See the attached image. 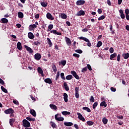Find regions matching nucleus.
<instances>
[{
	"mask_svg": "<svg viewBox=\"0 0 129 129\" xmlns=\"http://www.w3.org/2000/svg\"><path fill=\"white\" fill-rule=\"evenodd\" d=\"M78 39H79V40H83V41H85V42H88L87 46L91 47V46H92L91 43L90 42V41L89 40V39H88L87 38L84 37L83 36H81V37H79Z\"/></svg>",
	"mask_w": 129,
	"mask_h": 129,
	"instance_id": "f257e3e1",
	"label": "nucleus"
},
{
	"mask_svg": "<svg viewBox=\"0 0 129 129\" xmlns=\"http://www.w3.org/2000/svg\"><path fill=\"white\" fill-rule=\"evenodd\" d=\"M37 72L39 74H41V76L42 77H44V73H43V70L42 69V68H41V67H38L37 68Z\"/></svg>",
	"mask_w": 129,
	"mask_h": 129,
	"instance_id": "ddd939ff",
	"label": "nucleus"
},
{
	"mask_svg": "<svg viewBox=\"0 0 129 129\" xmlns=\"http://www.w3.org/2000/svg\"><path fill=\"white\" fill-rule=\"evenodd\" d=\"M109 52L111 54H112L114 52V49L112 47H110L109 49Z\"/></svg>",
	"mask_w": 129,
	"mask_h": 129,
	"instance_id": "052dcab7",
	"label": "nucleus"
},
{
	"mask_svg": "<svg viewBox=\"0 0 129 129\" xmlns=\"http://www.w3.org/2000/svg\"><path fill=\"white\" fill-rule=\"evenodd\" d=\"M1 21L2 24H8L9 23V20L7 18H2Z\"/></svg>",
	"mask_w": 129,
	"mask_h": 129,
	"instance_id": "a878e982",
	"label": "nucleus"
},
{
	"mask_svg": "<svg viewBox=\"0 0 129 129\" xmlns=\"http://www.w3.org/2000/svg\"><path fill=\"white\" fill-rule=\"evenodd\" d=\"M46 18L48 20H50V21L54 20V17H53V16H52V14H51V13H47Z\"/></svg>",
	"mask_w": 129,
	"mask_h": 129,
	"instance_id": "9b49d317",
	"label": "nucleus"
},
{
	"mask_svg": "<svg viewBox=\"0 0 129 129\" xmlns=\"http://www.w3.org/2000/svg\"><path fill=\"white\" fill-rule=\"evenodd\" d=\"M26 119H27V120H29V121H35L36 120V119L35 118H31L30 117H27Z\"/></svg>",
	"mask_w": 129,
	"mask_h": 129,
	"instance_id": "ea45409f",
	"label": "nucleus"
},
{
	"mask_svg": "<svg viewBox=\"0 0 129 129\" xmlns=\"http://www.w3.org/2000/svg\"><path fill=\"white\" fill-rule=\"evenodd\" d=\"M117 60L118 61V62H119V61H120V54H118L117 56Z\"/></svg>",
	"mask_w": 129,
	"mask_h": 129,
	"instance_id": "0e129e2a",
	"label": "nucleus"
},
{
	"mask_svg": "<svg viewBox=\"0 0 129 129\" xmlns=\"http://www.w3.org/2000/svg\"><path fill=\"white\" fill-rule=\"evenodd\" d=\"M36 28H37V25H36V24H33L32 25H29V31H33V30H35Z\"/></svg>",
	"mask_w": 129,
	"mask_h": 129,
	"instance_id": "dca6fc26",
	"label": "nucleus"
},
{
	"mask_svg": "<svg viewBox=\"0 0 129 129\" xmlns=\"http://www.w3.org/2000/svg\"><path fill=\"white\" fill-rule=\"evenodd\" d=\"M98 105V102H95V103H94L93 105V108L94 109H95V108H96V107Z\"/></svg>",
	"mask_w": 129,
	"mask_h": 129,
	"instance_id": "09e8293b",
	"label": "nucleus"
},
{
	"mask_svg": "<svg viewBox=\"0 0 129 129\" xmlns=\"http://www.w3.org/2000/svg\"><path fill=\"white\" fill-rule=\"evenodd\" d=\"M24 47H25V49L27 50V51H28V52H29V53H34V50H33L31 48V47H30L27 45H24Z\"/></svg>",
	"mask_w": 129,
	"mask_h": 129,
	"instance_id": "f3484780",
	"label": "nucleus"
},
{
	"mask_svg": "<svg viewBox=\"0 0 129 129\" xmlns=\"http://www.w3.org/2000/svg\"><path fill=\"white\" fill-rule=\"evenodd\" d=\"M87 124H88V125H89V126L93 125V124H94V122L89 120L87 121Z\"/></svg>",
	"mask_w": 129,
	"mask_h": 129,
	"instance_id": "79ce46f5",
	"label": "nucleus"
},
{
	"mask_svg": "<svg viewBox=\"0 0 129 129\" xmlns=\"http://www.w3.org/2000/svg\"><path fill=\"white\" fill-rule=\"evenodd\" d=\"M41 6H42V7H43V8H46L47 6H48V3H45V2H42L40 3Z\"/></svg>",
	"mask_w": 129,
	"mask_h": 129,
	"instance_id": "c9c22d12",
	"label": "nucleus"
},
{
	"mask_svg": "<svg viewBox=\"0 0 129 129\" xmlns=\"http://www.w3.org/2000/svg\"><path fill=\"white\" fill-rule=\"evenodd\" d=\"M77 115H78V118L80 120H82V121H83L84 122L85 121V118L83 116H82V114L81 113L78 112L77 113Z\"/></svg>",
	"mask_w": 129,
	"mask_h": 129,
	"instance_id": "0eeeda50",
	"label": "nucleus"
},
{
	"mask_svg": "<svg viewBox=\"0 0 129 129\" xmlns=\"http://www.w3.org/2000/svg\"><path fill=\"white\" fill-rule=\"evenodd\" d=\"M66 63H67L66 60H61L60 62H59V65L60 64L62 65V66H65L66 65Z\"/></svg>",
	"mask_w": 129,
	"mask_h": 129,
	"instance_id": "a19ab883",
	"label": "nucleus"
},
{
	"mask_svg": "<svg viewBox=\"0 0 129 129\" xmlns=\"http://www.w3.org/2000/svg\"><path fill=\"white\" fill-rule=\"evenodd\" d=\"M59 16L61 19H62L63 20H66V19H67V15L64 13L60 14Z\"/></svg>",
	"mask_w": 129,
	"mask_h": 129,
	"instance_id": "bb28decb",
	"label": "nucleus"
},
{
	"mask_svg": "<svg viewBox=\"0 0 129 129\" xmlns=\"http://www.w3.org/2000/svg\"><path fill=\"white\" fill-rule=\"evenodd\" d=\"M87 68L90 71H91L92 70V68H91V66L89 64H87Z\"/></svg>",
	"mask_w": 129,
	"mask_h": 129,
	"instance_id": "13d9d810",
	"label": "nucleus"
},
{
	"mask_svg": "<svg viewBox=\"0 0 129 129\" xmlns=\"http://www.w3.org/2000/svg\"><path fill=\"white\" fill-rule=\"evenodd\" d=\"M117 56V54L116 53L114 52L113 54H112L110 55V60H114L113 58H115Z\"/></svg>",
	"mask_w": 129,
	"mask_h": 129,
	"instance_id": "393cba45",
	"label": "nucleus"
},
{
	"mask_svg": "<svg viewBox=\"0 0 129 129\" xmlns=\"http://www.w3.org/2000/svg\"><path fill=\"white\" fill-rule=\"evenodd\" d=\"M101 46H102V42L101 41H98V43H97L96 47L99 48L100 47H101Z\"/></svg>",
	"mask_w": 129,
	"mask_h": 129,
	"instance_id": "37998d69",
	"label": "nucleus"
},
{
	"mask_svg": "<svg viewBox=\"0 0 129 129\" xmlns=\"http://www.w3.org/2000/svg\"><path fill=\"white\" fill-rule=\"evenodd\" d=\"M102 121L104 124H107L108 122V119H106V117H103L102 118Z\"/></svg>",
	"mask_w": 129,
	"mask_h": 129,
	"instance_id": "7c9ffc66",
	"label": "nucleus"
},
{
	"mask_svg": "<svg viewBox=\"0 0 129 129\" xmlns=\"http://www.w3.org/2000/svg\"><path fill=\"white\" fill-rule=\"evenodd\" d=\"M75 97L76 98H79V87H76L75 88Z\"/></svg>",
	"mask_w": 129,
	"mask_h": 129,
	"instance_id": "39448f33",
	"label": "nucleus"
},
{
	"mask_svg": "<svg viewBox=\"0 0 129 129\" xmlns=\"http://www.w3.org/2000/svg\"><path fill=\"white\" fill-rule=\"evenodd\" d=\"M86 71H87V67L83 68V69L81 71V72H82L83 73H85Z\"/></svg>",
	"mask_w": 129,
	"mask_h": 129,
	"instance_id": "6e6d98bb",
	"label": "nucleus"
},
{
	"mask_svg": "<svg viewBox=\"0 0 129 129\" xmlns=\"http://www.w3.org/2000/svg\"><path fill=\"white\" fill-rule=\"evenodd\" d=\"M63 96L64 101L66 102H68V95L67 94V93H64Z\"/></svg>",
	"mask_w": 129,
	"mask_h": 129,
	"instance_id": "aec40b11",
	"label": "nucleus"
},
{
	"mask_svg": "<svg viewBox=\"0 0 129 129\" xmlns=\"http://www.w3.org/2000/svg\"><path fill=\"white\" fill-rule=\"evenodd\" d=\"M90 27H91V25H89L86 27L84 29L82 30V32L83 33H86V32H88V31L90 30Z\"/></svg>",
	"mask_w": 129,
	"mask_h": 129,
	"instance_id": "9d476101",
	"label": "nucleus"
},
{
	"mask_svg": "<svg viewBox=\"0 0 129 129\" xmlns=\"http://www.w3.org/2000/svg\"><path fill=\"white\" fill-rule=\"evenodd\" d=\"M47 44H48L49 45V47H52V42L51 41V39H50V38H47Z\"/></svg>",
	"mask_w": 129,
	"mask_h": 129,
	"instance_id": "f704fd0d",
	"label": "nucleus"
},
{
	"mask_svg": "<svg viewBox=\"0 0 129 129\" xmlns=\"http://www.w3.org/2000/svg\"><path fill=\"white\" fill-rule=\"evenodd\" d=\"M76 53H78L79 54H82L83 51L81 49H77L75 50Z\"/></svg>",
	"mask_w": 129,
	"mask_h": 129,
	"instance_id": "603ef678",
	"label": "nucleus"
},
{
	"mask_svg": "<svg viewBox=\"0 0 129 129\" xmlns=\"http://www.w3.org/2000/svg\"><path fill=\"white\" fill-rule=\"evenodd\" d=\"M51 126L53 128H56V124L54 123V122H51Z\"/></svg>",
	"mask_w": 129,
	"mask_h": 129,
	"instance_id": "4d7b16f0",
	"label": "nucleus"
},
{
	"mask_svg": "<svg viewBox=\"0 0 129 129\" xmlns=\"http://www.w3.org/2000/svg\"><path fill=\"white\" fill-rule=\"evenodd\" d=\"M61 113L62 114H63V115H70V114H71V113L70 112H68L66 111L61 112Z\"/></svg>",
	"mask_w": 129,
	"mask_h": 129,
	"instance_id": "473e14b6",
	"label": "nucleus"
},
{
	"mask_svg": "<svg viewBox=\"0 0 129 129\" xmlns=\"http://www.w3.org/2000/svg\"><path fill=\"white\" fill-rule=\"evenodd\" d=\"M59 116V114H57L55 115V119L56 120H57L58 121H63L64 120V117H60L58 118V116Z\"/></svg>",
	"mask_w": 129,
	"mask_h": 129,
	"instance_id": "1a4fd4ad",
	"label": "nucleus"
},
{
	"mask_svg": "<svg viewBox=\"0 0 129 129\" xmlns=\"http://www.w3.org/2000/svg\"><path fill=\"white\" fill-rule=\"evenodd\" d=\"M44 82H45V83H48V84H52V80L48 78L44 80Z\"/></svg>",
	"mask_w": 129,
	"mask_h": 129,
	"instance_id": "5701e85b",
	"label": "nucleus"
},
{
	"mask_svg": "<svg viewBox=\"0 0 129 129\" xmlns=\"http://www.w3.org/2000/svg\"><path fill=\"white\" fill-rule=\"evenodd\" d=\"M41 58H42V55H41V54L39 53H36L34 55V59H35V60H37V61L41 60Z\"/></svg>",
	"mask_w": 129,
	"mask_h": 129,
	"instance_id": "423d86ee",
	"label": "nucleus"
},
{
	"mask_svg": "<svg viewBox=\"0 0 129 129\" xmlns=\"http://www.w3.org/2000/svg\"><path fill=\"white\" fill-rule=\"evenodd\" d=\"M73 56H74V57H76L77 58H79V57H80V55L77 53H74Z\"/></svg>",
	"mask_w": 129,
	"mask_h": 129,
	"instance_id": "bf43d9fd",
	"label": "nucleus"
},
{
	"mask_svg": "<svg viewBox=\"0 0 129 129\" xmlns=\"http://www.w3.org/2000/svg\"><path fill=\"white\" fill-rule=\"evenodd\" d=\"M18 18H20V19H22V18H24V14L22 12H19L18 13Z\"/></svg>",
	"mask_w": 129,
	"mask_h": 129,
	"instance_id": "4c0bfd02",
	"label": "nucleus"
},
{
	"mask_svg": "<svg viewBox=\"0 0 129 129\" xmlns=\"http://www.w3.org/2000/svg\"><path fill=\"white\" fill-rule=\"evenodd\" d=\"M71 73L72 75H73L74 77H75V78H76V79H77L78 80H79V79H80L79 76H78V75H77V73H76V72H75L74 71H72L71 72Z\"/></svg>",
	"mask_w": 129,
	"mask_h": 129,
	"instance_id": "20e7f679",
	"label": "nucleus"
},
{
	"mask_svg": "<svg viewBox=\"0 0 129 129\" xmlns=\"http://www.w3.org/2000/svg\"><path fill=\"white\" fill-rule=\"evenodd\" d=\"M28 37L30 39V40H33L34 38H35V36H34V34L32 32H29L28 33Z\"/></svg>",
	"mask_w": 129,
	"mask_h": 129,
	"instance_id": "6ab92c4d",
	"label": "nucleus"
},
{
	"mask_svg": "<svg viewBox=\"0 0 129 129\" xmlns=\"http://www.w3.org/2000/svg\"><path fill=\"white\" fill-rule=\"evenodd\" d=\"M52 69L53 72H54L55 73H56V72H57V67H56L55 64H53L52 66Z\"/></svg>",
	"mask_w": 129,
	"mask_h": 129,
	"instance_id": "c03bdc74",
	"label": "nucleus"
},
{
	"mask_svg": "<svg viewBox=\"0 0 129 129\" xmlns=\"http://www.w3.org/2000/svg\"><path fill=\"white\" fill-rule=\"evenodd\" d=\"M122 57H123L124 59H128L129 58V53L128 52L126 53H124L122 54Z\"/></svg>",
	"mask_w": 129,
	"mask_h": 129,
	"instance_id": "72a5a7b5",
	"label": "nucleus"
},
{
	"mask_svg": "<svg viewBox=\"0 0 129 129\" xmlns=\"http://www.w3.org/2000/svg\"><path fill=\"white\" fill-rule=\"evenodd\" d=\"M100 106H104V107H106V106H107V104H106L105 101H103L100 103Z\"/></svg>",
	"mask_w": 129,
	"mask_h": 129,
	"instance_id": "c756f323",
	"label": "nucleus"
},
{
	"mask_svg": "<svg viewBox=\"0 0 129 129\" xmlns=\"http://www.w3.org/2000/svg\"><path fill=\"white\" fill-rule=\"evenodd\" d=\"M119 13L120 14V17L122 19H125V16L124 15V14H123V11L122 10L120 9L119 11Z\"/></svg>",
	"mask_w": 129,
	"mask_h": 129,
	"instance_id": "4be33fe9",
	"label": "nucleus"
},
{
	"mask_svg": "<svg viewBox=\"0 0 129 129\" xmlns=\"http://www.w3.org/2000/svg\"><path fill=\"white\" fill-rule=\"evenodd\" d=\"M63 87L66 91H69V86H68V84L66 83V82L63 83Z\"/></svg>",
	"mask_w": 129,
	"mask_h": 129,
	"instance_id": "b1692460",
	"label": "nucleus"
},
{
	"mask_svg": "<svg viewBox=\"0 0 129 129\" xmlns=\"http://www.w3.org/2000/svg\"><path fill=\"white\" fill-rule=\"evenodd\" d=\"M14 112L15 111L12 108H9L4 111V113H5V114H11V113H14Z\"/></svg>",
	"mask_w": 129,
	"mask_h": 129,
	"instance_id": "7ed1b4c3",
	"label": "nucleus"
},
{
	"mask_svg": "<svg viewBox=\"0 0 129 129\" xmlns=\"http://www.w3.org/2000/svg\"><path fill=\"white\" fill-rule=\"evenodd\" d=\"M125 14L126 15H128L129 14V10L128 9H126L125 10Z\"/></svg>",
	"mask_w": 129,
	"mask_h": 129,
	"instance_id": "774afa93",
	"label": "nucleus"
},
{
	"mask_svg": "<svg viewBox=\"0 0 129 129\" xmlns=\"http://www.w3.org/2000/svg\"><path fill=\"white\" fill-rule=\"evenodd\" d=\"M63 123L66 126H72L73 125V123L71 122H64Z\"/></svg>",
	"mask_w": 129,
	"mask_h": 129,
	"instance_id": "cd10ccee",
	"label": "nucleus"
},
{
	"mask_svg": "<svg viewBox=\"0 0 129 129\" xmlns=\"http://www.w3.org/2000/svg\"><path fill=\"white\" fill-rule=\"evenodd\" d=\"M54 26L53 25V24H50L48 27V31L49 32V31H51V30H52V29H53Z\"/></svg>",
	"mask_w": 129,
	"mask_h": 129,
	"instance_id": "8fccbe9b",
	"label": "nucleus"
},
{
	"mask_svg": "<svg viewBox=\"0 0 129 129\" xmlns=\"http://www.w3.org/2000/svg\"><path fill=\"white\" fill-rule=\"evenodd\" d=\"M90 102H94V101H95V99H94V97H93V96H91L90 97Z\"/></svg>",
	"mask_w": 129,
	"mask_h": 129,
	"instance_id": "864d4df0",
	"label": "nucleus"
},
{
	"mask_svg": "<svg viewBox=\"0 0 129 129\" xmlns=\"http://www.w3.org/2000/svg\"><path fill=\"white\" fill-rule=\"evenodd\" d=\"M59 76H60V71H58L57 72L56 77H55V80H57L59 78Z\"/></svg>",
	"mask_w": 129,
	"mask_h": 129,
	"instance_id": "5fc2aeb1",
	"label": "nucleus"
},
{
	"mask_svg": "<svg viewBox=\"0 0 129 129\" xmlns=\"http://www.w3.org/2000/svg\"><path fill=\"white\" fill-rule=\"evenodd\" d=\"M50 33H52V34H54V35H58V36H61L62 35V33L58 32L56 30L50 31Z\"/></svg>",
	"mask_w": 129,
	"mask_h": 129,
	"instance_id": "a211bd4d",
	"label": "nucleus"
},
{
	"mask_svg": "<svg viewBox=\"0 0 129 129\" xmlns=\"http://www.w3.org/2000/svg\"><path fill=\"white\" fill-rule=\"evenodd\" d=\"M1 90H2L3 92H5V93H8V90L5 88V87H4L3 86H1Z\"/></svg>",
	"mask_w": 129,
	"mask_h": 129,
	"instance_id": "a18cd8bd",
	"label": "nucleus"
},
{
	"mask_svg": "<svg viewBox=\"0 0 129 129\" xmlns=\"http://www.w3.org/2000/svg\"><path fill=\"white\" fill-rule=\"evenodd\" d=\"M60 77L61 78V79H62L63 80H66V78H65L64 75L63 73H61L60 74Z\"/></svg>",
	"mask_w": 129,
	"mask_h": 129,
	"instance_id": "3c124183",
	"label": "nucleus"
},
{
	"mask_svg": "<svg viewBox=\"0 0 129 129\" xmlns=\"http://www.w3.org/2000/svg\"><path fill=\"white\" fill-rule=\"evenodd\" d=\"M66 25H67V26H68L69 27H70V26H71V23L70 22H69V21H66Z\"/></svg>",
	"mask_w": 129,
	"mask_h": 129,
	"instance_id": "69168bd1",
	"label": "nucleus"
},
{
	"mask_svg": "<svg viewBox=\"0 0 129 129\" xmlns=\"http://www.w3.org/2000/svg\"><path fill=\"white\" fill-rule=\"evenodd\" d=\"M33 44L35 45V46H39V45H41V42H40V41H34L33 42Z\"/></svg>",
	"mask_w": 129,
	"mask_h": 129,
	"instance_id": "49530a36",
	"label": "nucleus"
},
{
	"mask_svg": "<svg viewBox=\"0 0 129 129\" xmlns=\"http://www.w3.org/2000/svg\"><path fill=\"white\" fill-rule=\"evenodd\" d=\"M13 103H14V104H16V105H19V102L15 100H13Z\"/></svg>",
	"mask_w": 129,
	"mask_h": 129,
	"instance_id": "338daca9",
	"label": "nucleus"
},
{
	"mask_svg": "<svg viewBox=\"0 0 129 129\" xmlns=\"http://www.w3.org/2000/svg\"><path fill=\"white\" fill-rule=\"evenodd\" d=\"M17 49H18L19 50V51H22V50H23V46L22 45V43H21V42L19 41L17 43Z\"/></svg>",
	"mask_w": 129,
	"mask_h": 129,
	"instance_id": "2eb2a0df",
	"label": "nucleus"
},
{
	"mask_svg": "<svg viewBox=\"0 0 129 129\" xmlns=\"http://www.w3.org/2000/svg\"><path fill=\"white\" fill-rule=\"evenodd\" d=\"M49 106L51 109H54V110H57V106L55 105L54 104H50Z\"/></svg>",
	"mask_w": 129,
	"mask_h": 129,
	"instance_id": "c85d7f7f",
	"label": "nucleus"
},
{
	"mask_svg": "<svg viewBox=\"0 0 129 129\" xmlns=\"http://www.w3.org/2000/svg\"><path fill=\"white\" fill-rule=\"evenodd\" d=\"M84 15H85V12L83 10H80L77 13L76 16L77 17H80L81 16H84Z\"/></svg>",
	"mask_w": 129,
	"mask_h": 129,
	"instance_id": "f8f14e48",
	"label": "nucleus"
},
{
	"mask_svg": "<svg viewBox=\"0 0 129 129\" xmlns=\"http://www.w3.org/2000/svg\"><path fill=\"white\" fill-rule=\"evenodd\" d=\"M30 114H32V115H33V116H34V117H36V111H35L34 109H30Z\"/></svg>",
	"mask_w": 129,
	"mask_h": 129,
	"instance_id": "412c9836",
	"label": "nucleus"
},
{
	"mask_svg": "<svg viewBox=\"0 0 129 129\" xmlns=\"http://www.w3.org/2000/svg\"><path fill=\"white\" fill-rule=\"evenodd\" d=\"M65 40L68 46H70L72 43L70 38H69V37H65Z\"/></svg>",
	"mask_w": 129,
	"mask_h": 129,
	"instance_id": "4468645a",
	"label": "nucleus"
},
{
	"mask_svg": "<svg viewBox=\"0 0 129 129\" xmlns=\"http://www.w3.org/2000/svg\"><path fill=\"white\" fill-rule=\"evenodd\" d=\"M110 90L112 91V92H115V91H116V89L112 87L110 88Z\"/></svg>",
	"mask_w": 129,
	"mask_h": 129,
	"instance_id": "680f3d73",
	"label": "nucleus"
},
{
	"mask_svg": "<svg viewBox=\"0 0 129 129\" xmlns=\"http://www.w3.org/2000/svg\"><path fill=\"white\" fill-rule=\"evenodd\" d=\"M77 6H83L85 4V1L84 0H79L76 3Z\"/></svg>",
	"mask_w": 129,
	"mask_h": 129,
	"instance_id": "6e6552de",
	"label": "nucleus"
},
{
	"mask_svg": "<svg viewBox=\"0 0 129 129\" xmlns=\"http://www.w3.org/2000/svg\"><path fill=\"white\" fill-rule=\"evenodd\" d=\"M22 125L24 127H30L31 126V123H30V122H29L27 119H24L23 120Z\"/></svg>",
	"mask_w": 129,
	"mask_h": 129,
	"instance_id": "f03ea898",
	"label": "nucleus"
},
{
	"mask_svg": "<svg viewBox=\"0 0 129 129\" xmlns=\"http://www.w3.org/2000/svg\"><path fill=\"white\" fill-rule=\"evenodd\" d=\"M14 122H15V119L14 118L10 119L9 123L10 125H11V126H13L14 125Z\"/></svg>",
	"mask_w": 129,
	"mask_h": 129,
	"instance_id": "2f4dec72",
	"label": "nucleus"
},
{
	"mask_svg": "<svg viewBox=\"0 0 129 129\" xmlns=\"http://www.w3.org/2000/svg\"><path fill=\"white\" fill-rule=\"evenodd\" d=\"M105 19V16L104 15H102L100 17L98 18V21H102V20H104Z\"/></svg>",
	"mask_w": 129,
	"mask_h": 129,
	"instance_id": "de8ad7c7",
	"label": "nucleus"
},
{
	"mask_svg": "<svg viewBox=\"0 0 129 129\" xmlns=\"http://www.w3.org/2000/svg\"><path fill=\"white\" fill-rule=\"evenodd\" d=\"M83 109L84 110H86L87 112H91V110H90V108H88V107H83Z\"/></svg>",
	"mask_w": 129,
	"mask_h": 129,
	"instance_id": "58836bf2",
	"label": "nucleus"
},
{
	"mask_svg": "<svg viewBox=\"0 0 129 129\" xmlns=\"http://www.w3.org/2000/svg\"><path fill=\"white\" fill-rule=\"evenodd\" d=\"M72 78H73V76H72V75H68L66 77V79H67V80H71Z\"/></svg>",
	"mask_w": 129,
	"mask_h": 129,
	"instance_id": "e433bc0d",
	"label": "nucleus"
},
{
	"mask_svg": "<svg viewBox=\"0 0 129 129\" xmlns=\"http://www.w3.org/2000/svg\"><path fill=\"white\" fill-rule=\"evenodd\" d=\"M0 84H2V85H5V81L3 80V79L0 78Z\"/></svg>",
	"mask_w": 129,
	"mask_h": 129,
	"instance_id": "e2e57ef3",
	"label": "nucleus"
}]
</instances>
